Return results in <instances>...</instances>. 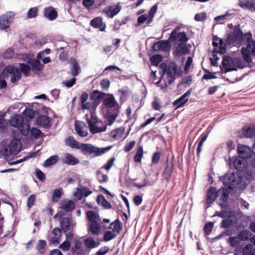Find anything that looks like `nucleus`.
Listing matches in <instances>:
<instances>
[{
    "mask_svg": "<svg viewBox=\"0 0 255 255\" xmlns=\"http://www.w3.org/2000/svg\"><path fill=\"white\" fill-rule=\"evenodd\" d=\"M96 174L99 182H106L108 180V176L107 175L103 174L101 170H97L96 171Z\"/></svg>",
    "mask_w": 255,
    "mask_h": 255,
    "instance_id": "5fc2aeb1",
    "label": "nucleus"
},
{
    "mask_svg": "<svg viewBox=\"0 0 255 255\" xmlns=\"http://www.w3.org/2000/svg\"><path fill=\"white\" fill-rule=\"evenodd\" d=\"M87 216L91 223L93 222H97V215L93 211H88L87 212Z\"/></svg>",
    "mask_w": 255,
    "mask_h": 255,
    "instance_id": "052dcab7",
    "label": "nucleus"
},
{
    "mask_svg": "<svg viewBox=\"0 0 255 255\" xmlns=\"http://www.w3.org/2000/svg\"><path fill=\"white\" fill-rule=\"evenodd\" d=\"M110 82L108 79H103L100 83L101 88L103 90H108L110 87Z\"/></svg>",
    "mask_w": 255,
    "mask_h": 255,
    "instance_id": "774afa93",
    "label": "nucleus"
},
{
    "mask_svg": "<svg viewBox=\"0 0 255 255\" xmlns=\"http://www.w3.org/2000/svg\"><path fill=\"white\" fill-rule=\"evenodd\" d=\"M115 161V158L113 157L108 160L107 163L104 165L103 166H102V168L105 169L107 170H109L111 168V167L113 166L114 164V162Z\"/></svg>",
    "mask_w": 255,
    "mask_h": 255,
    "instance_id": "338daca9",
    "label": "nucleus"
},
{
    "mask_svg": "<svg viewBox=\"0 0 255 255\" xmlns=\"http://www.w3.org/2000/svg\"><path fill=\"white\" fill-rule=\"evenodd\" d=\"M88 230L92 234L97 236L101 231V227L97 222H93L89 224Z\"/></svg>",
    "mask_w": 255,
    "mask_h": 255,
    "instance_id": "cd10ccee",
    "label": "nucleus"
},
{
    "mask_svg": "<svg viewBox=\"0 0 255 255\" xmlns=\"http://www.w3.org/2000/svg\"><path fill=\"white\" fill-rule=\"evenodd\" d=\"M62 193V189L58 188L55 189L52 194V201L53 202H57L59 199L61 197Z\"/></svg>",
    "mask_w": 255,
    "mask_h": 255,
    "instance_id": "de8ad7c7",
    "label": "nucleus"
},
{
    "mask_svg": "<svg viewBox=\"0 0 255 255\" xmlns=\"http://www.w3.org/2000/svg\"><path fill=\"white\" fill-rule=\"evenodd\" d=\"M246 66L245 62L239 57L232 58L227 56L224 57L220 68L222 72L227 73L237 71L239 68H244Z\"/></svg>",
    "mask_w": 255,
    "mask_h": 255,
    "instance_id": "f03ea898",
    "label": "nucleus"
},
{
    "mask_svg": "<svg viewBox=\"0 0 255 255\" xmlns=\"http://www.w3.org/2000/svg\"><path fill=\"white\" fill-rule=\"evenodd\" d=\"M86 119L89 130L92 134H96L106 130L107 125L98 119L95 112H91L90 115H87Z\"/></svg>",
    "mask_w": 255,
    "mask_h": 255,
    "instance_id": "7ed1b4c3",
    "label": "nucleus"
},
{
    "mask_svg": "<svg viewBox=\"0 0 255 255\" xmlns=\"http://www.w3.org/2000/svg\"><path fill=\"white\" fill-rule=\"evenodd\" d=\"M37 152H38V151H36V152H34L31 153L30 155H27V156H25L22 159H19V160H17L16 161H13V162H12L10 163L9 164L13 165V164H18V163H19L22 162L23 161H24V160H26L27 159H28V158H29L30 157H35L36 156Z\"/></svg>",
    "mask_w": 255,
    "mask_h": 255,
    "instance_id": "13d9d810",
    "label": "nucleus"
},
{
    "mask_svg": "<svg viewBox=\"0 0 255 255\" xmlns=\"http://www.w3.org/2000/svg\"><path fill=\"white\" fill-rule=\"evenodd\" d=\"M52 237L49 236L48 238V240L50 243H58L59 242L60 237L62 236L61 230L58 228H54L52 232Z\"/></svg>",
    "mask_w": 255,
    "mask_h": 255,
    "instance_id": "412c9836",
    "label": "nucleus"
},
{
    "mask_svg": "<svg viewBox=\"0 0 255 255\" xmlns=\"http://www.w3.org/2000/svg\"><path fill=\"white\" fill-rule=\"evenodd\" d=\"M239 5L243 9L255 11V0H240Z\"/></svg>",
    "mask_w": 255,
    "mask_h": 255,
    "instance_id": "6ab92c4d",
    "label": "nucleus"
},
{
    "mask_svg": "<svg viewBox=\"0 0 255 255\" xmlns=\"http://www.w3.org/2000/svg\"><path fill=\"white\" fill-rule=\"evenodd\" d=\"M160 68L162 69L161 77L166 73L168 77V83L170 84L176 79V74L177 72V65L175 63L171 62L168 65L164 63H161L160 65Z\"/></svg>",
    "mask_w": 255,
    "mask_h": 255,
    "instance_id": "423d86ee",
    "label": "nucleus"
},
{
    "mask_svg": "<svg viewBox=\"0 0 255 255\" xmlns=\"http://www.w3.org/2000/svg\"><path fill=\"white\" fill-rule=\"evenodd\" d=\"M121 10L120 3L105 7L103 10V12L109 18H113L117 15Z\"/></svg>",
    "mask_w": 255,
    "mask_h": 255,
    "instance_id": "f8f14e48",
    "label": "nucleus"
},
{
    "mask_svg": "<svg viewBox=\"0 0 255 255\" xmlns=\"http://www.w3.org/2000/svg\"><path fill=\"white\" fill-rule=\"evenodd\" d=\"M173 165L172 163H168L164 169L163 176L167 181H169L173 173Z\"/></svg>",
    "mask_w": 255,
    "mask_h": 255,
    "instance_id": "72a5a7b5",
    "label": "nucleus"
},
{
    "mask_svg": "<svg viewBox=\"0 0 255 255\" xmlns=\"http://www.w3.org/2000/svg\"><path fill=\"white\" fill-rule=\"evenodd\" d=\"M105 93L100 92L97 90L94 91L90 95V98L93 101H99L105 98Z\"/></svg>",
    "mask_w": 255,
    "mask_h": 255,
    "instance_id": "4c0bfd02",
    "label": "nucleus"
},
{
    "mask_svg": "<svg viewBox=\"0 0 255 255\" xmlns=\"http://www.w3.org/2000/svg\"><path fill=\"white\" fill-rule=\"evenodd\" d=\"M251 33L248 32L244 34V40L247 41V45L241 49V53L244 59L248 63L252 61V56L255 55V41L252 40Z\"/></svg>",
    "mask_w": 255,
    "mask_h": 255,
    "instance_id": "20e7f679",
    "label": "nucleus"
},
{
    "mask_svg": "<svg viewBox=\"0 0 255 255\" xmlns=\"http://www.w3.org/2000/svg\"><path fill=\"white\" fill-rule=\"evenodd\" d=\"M191 93L190 90L187 91L183 95L173 102V106H175L176 108L182 107L188 101V97L190 95Z\"/></svg>",
    "mask_w": 255,
    "mask_h": 255,
    "instance_id": "f3484780",
    "label": "nucleus"
},
{
    "mask_svg": "<svg viewBox=\"0 0 255 255\" xmlns=\"http://www.w3.org/2000/svg\"><path fill=\"white\" fill-rule=\"evenodd\" d=\"M60 208L66 212H70L75 208V203L72 200L65 199L61 202Z\"/></svg>",
    "mask_w": 255,
    "mask_h": 255,
    "instance_id": "bb28decb",
    "label": "nucleus"
},
{
    "mask_svg": "<svg viewBox=\"0 0 255 255\" xmlns=\"http://www.w3.org/2000/svg\"><path fill=\"white\" fill-rule=\"evenodd\" d=\"M29 132L31 135L35 138H39L42 134V132L36 128H31L30 130L29 129Z\"/></svg>",
    "mask_w": 255,
    "mask_h": 255,
    "instance_id": "4d7b16f0",
    "label": "nucleus"
},
{
    "mask_svg": "<svg viewBox=\"0 0 255 255\" xmlns=\"http://www.w3.org/2000/svg\"><path fill=\"white\" fill-rule=\"evenodd\" d=\"M62 163L70 165H75L79 163V159L69 153H65L61 157Z\"/></svg>",
    "mask_w": 255,
    "mask_h": 255,
    "instance_id": "ddd939ff",
    "label": "nucleus"
},
{
    "mask_svg": "<svg viewBox=\"0 0 255 255\" xmlns=\"http://www.w3.org/2000/svg\"><path fill=\"white\" fill-rule=\"evenodd\" d=\"M97 202L99 205H102L106 208L110 209L112 207L111 204L106 200L105 197L102 195L98 196Z\"/></svg>",
    "mask_w": 255,
    "mask_h": 255,
    "instance_id": "58836bf2",
    "label": "nucleus"
},
{
    "mask_svg": "<svg viewBox=\"0 0 255 255\" xmlns=\"http://www.w3.org/2000/svg\"><path fill=\"white\" fill-rule=\"evenodd\" d=\"M124 128L121 127L111 131L110 132L109 135L113 139H118L122 137L124 133Z\"/></svg>",
    "mask_w": 255,
    "mask_h": 255,
    "instance_id": "c9c22d12",
    "label": "nucleus"
},
{
    "mask_svg": "<svg viewBox=\"0 0 255 255\" xmlns=\"http://www.w3.org/2000/svg\"><path fill=\"white\" fill-rule=\"evenodd\" d=\"M59 159V156L57 155H52L44 161V166L48 167L55 164L58 161Z\"/></svg>",
    "mask_w": 255,
    "mask_h": 255,
    "instance_id": "ea45409f",
    "label": "nucleus"
},
{
    "mask_svg": "<svg viewBox=\"0 0 255 255\" xmlns=\"http://www.w3.org/2000/svg\"><path fill=\"white\" fill-rule=\"evenodd\" d=\"M119 114V111L118 110L116 113L110 115L107 121L109 125H111L116 120Z\"/></svg>",
    "mask_w": 255,
    "mask_h": 255,
    "instance_id": "e2e57ef3",
    "label": "nucleus"
},
{
    "mask_svg": "<svg viewBox=\"0 0 255 255\" xmlns=\"http://www.w3.org/2000/svg\"><path fill=\"white\" fill-rule=\"evenodd\" d=\"M1 75L3 78L10 76V82L13 84L16 83L21 78V71L19 68L11 65L6 66L2 71Z\"/></svg>",
    "mask_w": 255,
    "mask_h": 255,
    "instance_id": "39448f33",
    "label": "nucleus"
},
{
    "mask_svg": "<svg viewBox=\"0 0 255 255\" xmlns=\"http://www.w3.org/2000/svg\"><path fill=\"white\" fill-rule=\"evenodd\" d=\"M19 69L21 71V73L22 72L25 76L28 75L30 71V66L24 63L19 64Z\"/></svg>",
    "mask_w": 255,
    "mask_h": 255,
    "instance_id": "864d4df0",
    "label": "nucleus"
},
{
    "mask_svg": "<svg viewBox=\"0 0 255 255\" xmlns=\"http://www.w3.org/2000/svg\"><path fill=\"white\" fill-rule=\"evenodd\" d=\"M218 193L217 192L216 189L214 187H210L208 190L207 194L206 203L210 205L218 197Z\"/></svg>",
    "mask_w": 255,
    "mask_h": 255,
    "instance_id": "393cba45",
    "label": "nucleus"
},
{
    "mask_svg": "<svg viewBox=\"0 0 255 255\" xmlns=\"http://www.w3.org/2000/svg\"><path fill=\"white\" fill-rule=\"evenodd\" d=\"M83 243L79 240L75 241L74 246L72 248L71 251L74 255H83V250L82 248Z\"/></svg>",
    "mask_w": 255,
    "mask_h": 255,
    "instance_id": "a878e982",
    "label": "nucleus"
},
{
    "mask_svg": "<svg viewBox=\"0 0 255 255\" xmlns=\"http://www.w3.org/2000/svg\"><path fill=\"white\" fill-rule=\"evenodd\" d=\"M180 28L176 27L171 33L169 40L180 43H186L188 40L186 33L184 32H179Z\"/></svg>",
    "mask_w": 255,
    "mask_h": 255,
    "instance_id": "1a4fd4ad",
    "label": "nucleus"
},
{
    "mask_svg": "<svg viewBox=\"0 0 255 255\" xmlns=\"http://www.w3.org/2000/svg\"><path fill=\"white\" fill-rule=\"evenodd\" d=\"M22 118L18 116L12 117L9 120L10 125L17 128L23 136H28L29 133V125L23 123Z\"/></svg>",
    "mask_w": 255,
    "mask_h": 255,
    "instance_id": "0eeeda50",
    "label": "nucleus"
},
{
    "mask_svg": "<svg viewBox=\"0 0 255 255\" xmlns=\"http://www.w3.org/2000/svg\"><path fill=\"white\" fill-rule=\"evenodd\" d=\"M44 14L46 17L50 20L55 19L57 16L56 11L53 7L51 6L45 8Z\"/></svg>",
    "mask_w": 255,
    "mask_h": 255,
    "instance_id": "c85d7f7f",
    "label": "nucleus"
},
{
    "mask_svg": "<svg viewBox=\"0 0 255 255\" xmlns=\"http://www.w3.org/2000/svg\"><path fill=\"white\" fill-rule=\"evenodd\" d=\"M242 253L243 255H254L255 250L253 245L248 244L243 249Z\"/></svg>",
    "mask_w": 255,
    "mask_h": 255,
    "instance_id": "37998d69",
    "label": "nucleus"
},
{
    "mask_svg": "<svg viewBox=\"0 0 255 255\" xmlns=\"http://www.w3.org/2000/svg\"><path fill=\"white\" fill-rule=\"evenodd\" d=\"M162 61V56L160 55H155L150 58V62L152 66H157Z\"/></svg>",
    "mask_w": 255,
    "mask_h": 255,
    "instance_id": "09e8293b",
    "label": "nucleus"
},
{
    "mask_svg": "<svg viewBox=\"0 0 255 255\" xmlns=\"http://www.w3.org/2000/svg\"><path fill=\"white\" fill-rule=\"evenodd\" d=\"M75 129L77 134L82 137L86 136L88 134L87 127L83 122L76 121L75 123Z\"/></svg>",
    "mask_w": 255,
    "mask_h": 255,
    "instance_id": "4468645a",
    "label": "nucleus"
},
{
    "mask_svg": "<svg viewBox=\"0 0 255 255\" xmlns=\"http://www.w3.org/2000/svg\"><path fill=\"white\" fill-rule=\"evenodd\" d=\"M194 19L196 21H201L206 19V14L205 12H201L195 14Z\"/></svg>",
    "mask_w": 255,
    "mask_h": 255,
    "instance_id": "69168bd1",
    "label": "nucleus"
},
{
    "mask_svg": "<svg viewBox=\"0 0 255 255\" xmlns=\"http://www.w3.org/2000/svg\"><path fill=\"white\" fill-rule=\"evenodd\" d=\"M185 44L186 43H178L175 50L176 55L181 56L188 53L189 50Z\"/></svg>",
    "mask_w": 255,
    "mask_h": 255,
    "instance_id": "c756f323",
    "label": "nucleus"
},
{
    "mask_svg": "<svg viewBox=\"0 0 255 255\" xmlns=\"http://www.w3.org/2000/svg\"><path fill=\"white\" fill-rule=\"evenodd\" d=\"M71 73L73 76H76L80 72V67L79 66L78 63L74 59H72L70 61Z\"/></svg>",
    "mask_w": 255,
    "mask_h": 255,
    "instance_id": "473e14b6",
    "label": "nucleus"
},
{
    "mask_svg": "<svg viewBox=\"0 0 255 255\" xmlns=\"http://www.w3.org/2000/svg\"><path fill=\"white\" fill-rule=\"evenodd\" d=\"M38 9L35 7H32L29 9L27 12V16L29 18L35 17L37 14Z\"/></svg>",
    "mask_w": 255,
    "mask_h": 255,
    "instance_id": "bf43d9fd",
    "label": "nucleus"
},
{
    "mask_svg": "<svg viewBox=\"0 0 255 255\" xmlns=\"http://www.w3.org/2000/svg\"><path fill=\"white\" fill-rule=\"evenodd\" d=\"M117 235L112 231H107L105 232L104 236V240L105 241L108 242L114 239Z\"/></svg>",
    "mask_w": 255,
    "mask_h": 255,
    "instance_id": "6e6d98bb",
    "label": "nucleus"
},
{
    "mask_svg": "<svg viewBox=\"0 0 255 255\" xmlns=\"http://www.w3.org/2000/svg\"><path fill=\"white\" fill-rule=\"evenodd\" d=\"M8 148L11 154H17L21 151V143L20 139L14 138L9 144Z\"/></svg>",
    "mask_w": 255,
    "mask_h": 255,
    "instance_id": "dca6fc26",
    "label": "nucleus"
},
{
    "mask_svg": "<svg viewBox=\"0 0 255 255\" xmlns=\"http://www.w3.org/2000/svg\"><path fill=\"white\" fill-rule=\"evenodd\" d=\"M238 152L241 158L246 159L251 157L253 151L250 147L246 145H241L238 147Z\"/></svg>",
    "mask_w": 255,
    "mask_h": 255,
    "instance_id": "2eb2a0df",
    "label": "nucleus"
},
{
    "mask_svg": "<svg viewBox=\"0 0 255 255\" xmlns=\"http://www.w3.org/2000/svg\"><path fill=\"white\" fill-rule=\"evenodd\" d=\"M110 229L112 230V232L118 235L122 229V225L119 219H117L113 223L110 224L109 227Z\"/></svg>",
    "mask_w": 255,
    "mask_h": 255,
    "instance_id": "2f4dec72",
    "label": "nucleus"
},
{
    "mask_svg": "<svg viewBox=\"0 0 255 255\" xmlns=\"http://www.w3.org/2000/svg\"><path fill=\"white\" fill-rule=\"evenodd\" d=\"M157 10V4L154 5L150 9L149 11V14L148 16L149 17V19H148V21L147 22V25H149L153 21V17L154 16L155 13L156 12Z\"/></svg>",
    "mask_w": 255,
    "mask_h": 255,
    "instance_id": "a18cd8bd",
    "label": "nucleus"
},
{
    "mask_svg": "<svg viewBox=\"0 0 255 255\" xmlns=\"http://www.w3.org/2000/svg\"><path fill=\"white\" fill-rule=\"evenodd\" d=\"M244 159L239 158H236L234 159L233 163H231V159L229 160V166L231 168L233 166L236 170L238 171H242L244 168L245 165Z\"/></svg>",
    "mask_w": 255,
    "mask_h": 255,
    "instance_id": "b1692460",
    "label": "nucleus"
},
{
    "mask_svg": "<svg viewBox=\"0 0 255 255\" xmlns=\"http://www.w3.org/2000/svg\"><path fill=\"white\" fill-rule=\"evenodd\" d=\"M215 215L221 218H228L233 216V212L231 210H223L221 212L217 211Z\"/></svg>",
    "mask_w": 255,
    "mask_h": 255,
    "instance_id": "8fccbe9b",
    "label": "nucleus"
},
{
    "mask_svg": "<svg viewBox=\"0 0 255 255\" xmlns=\"http://www.w3.org/2000/svg\"><path fill=\"white\" fill-rule=\"evenodd\" d=\"M251 232L247 230H242L240 232L238 235V238L241 241H245L248 240L251 236Z\"/></svg>",
    "mask_w": 255,
    "mask_h": 255,
    "instance_id": "a19ab883",
    "label": "nucleus"
},
{
    "mask_svg": "<svg viewBox=\"0 0 255 255\" xmlns=\"http://www.w3.org/2000/svg\"><path fill=\"white\" fill-rule=\"evenodd\" d=\"M40 59H32L30 58L27 61V63L30 64L31 66V68L32 70H40L41 69V67H42L40 61H39Z\"/></svg>",
    "mask_w": 255,
    "mask_h": 255,
    "instance_id": "e433bc0d",
    "label": "nucleus"
},
{
    "mask_svg": "<svg viewBox=\"0 0 255 255\" xmlns=\"http://www.w3.org/2000/svg\"><path fill=\"white\" fill-rule=\"evenodd\" d=\"M65 144L72 148L80 149L83 154H94V156H99L110 150L112 146L99 148L89 143H80L72 136H69L65 140Z\"/></svg>",
    "mask_w": 255,
    "mask_h": 255,
    "instance_id": "f257e3e1",
    "label": "nucleus"
},
{
    "mask_svg": "<svg viewBox=\"0 0 255 255\" xmlns=\"http://www.w3.org/2000/svg\"><path fill=\"white\" fill-rule=\"evenodd\" d=\"M223 178L225 185L227 186L230 189L240 184L242 181V177L238 172L228 173Z\"/></svg>",
    "mask_w": 255,
    "mask_h": 255,
    "instance_id": "6e6552de",
    "label": "nucleus"
},
{
    "mask_svg": "<svg viewBox=\"0 0 255 255\" xmlns=\"http://www.w3.org/2000/svg\"><path fill=\"white\" fill-rule=\"evenodd\" d=\"M50 119L45 115H41L38 117L36 123L37 125L42 127L45 128H49L50 127Z\"/></svg>",
    "mask_w": 255,
    "mask_h": 255,
    "instance_id": "5701e85b",
    "label": "nucleus"
},
{
    "mask_svg": "<svg viewBox=\"0 0 255 255\" xmlns=\"http://www.w3.org/2000/svg\"><path fill=\"white\" fill-rule=\"evenodd\" d=\"M84 245L88 251H91L94 248L99 246L100 242L95 241L92 237H88L84 241Z\"/></svg>",
    "mask_w": 255,
    "mask_h": 255,
    "instance_id": "aec40b11",
    "label": "nucleus"
},
{
    "mask_svg": "<svg viewBox=\"0 0 255 255\" xmlns=\"http://www.w3.org/2000/svg\"><path fill=\"white\" fill-rule=\"evenodd\" d=\"M46 245V243L44 240H39L36 247V249L38 251L39 253L42 254L45 252V247Z\"/></svg>",
    "mask_w": 255,
    "mask_h": 255,
    "instance_id": "3c124183",
    "label": "nucleus"
},
{
    "mask_svg": "<svg viewBox=\"0 0 255 255\" xmlns=\"http://www.w3.org/2000/svg\"><path fill=\"white\" fill-rule=\"evenodd\" d=\"M158 173H157L156 174V179H155L154 181H149L146 179V178H144L142 183H136V182H134V183H133L132 185H133V186L136 187L137 188H138L139 189H140V188H142L143 187H145V186L152 185L154 184L155 183V182L156 181V180L157 179V176H158Z\"/></svg>",
    "mask_w": 255,
    "mask_h": 255,
    "instance_id": "f704fd0d",
    "label": "nucleus"
},
{
    "mask_svg": "<svg viewBox=\"0 0 255 255\" xmlns=\"http://www.w3.org/2000/svg\"><path fill=\"white\" fill-rule=\"evenodd\" d=\"M143 147L142 146H140L134 157V160L136 162H140L141 159L143 157Z\"/></svg>",
    "mask_w": 255,
    "mask_h": 255,
    "instance_id": "49530a36",
    "label": "nucleus"
},
{
    "mask_svg": "<svg viewBox=\"0 0 255 255\" xmlns=\"http://www.w3.org/2000/svg\"><path fill=\"white\" fill-rule=\"evenodd\" d=\"M244 40V35L243 34L241 30L236 28L234 29L233 32L230 34L228 37V41L229 44L234 43H239Z\"/></svg>",
    "mask_w": 255,
    "mask_h": 255,
    "instance_id": "9b49d317",
    "label": "nucleus"
},
{
    "mask_svg": "<svg viewBox=\"0 0 255 255\" xmlns=\"http://www.w3.org/2000/svg\"><path fill=\"white\" fill-rule=\"evenodd\" d=\"M36 196L34 194L31 195L27 199V206L28 208L30 209L34 204L35 201Z\"/></svg>",
    "mask_w": 255,
    "mask_h": 255,
    "instance_id": "0e129e2a",
    "label": "nucleus"
},
{
    "mask_svg": "<svg viewBox=\"0 0 255 255\" xmlns=\"http://www.w3.org/2000/svg\"><path fill=\"white\" fill-rule=\"evenodd\" d=\"M70 219L68 217L62 218L60 221V225L63 231L65 233L69 230Z\"/></svg>",
    "mask_w": 255,
    "mask_h": 255,
    "instance_id": "79ce46f5",
    "label": "nucleus"
},
{
    "mask_svg": "<svg viewBox=\"0 0 255 255\" xmlns=\"http://www.w3.org/2000/svg\"><path fill=\"white\" fill-rule=\"evenodd\" d=\"M243 133L246 137H253L255 135V125H251L244 128Z\"/></svg>",
    "mask_w": 255,
    "mask_h": 255,
    "instance_id": "7c9ffc66",
    "label": "nucleus"
},
{
    "mask_svg": "<svg viewBox=\"0 0 255 255\" xmlns=\"http://www.w3.org/2000/svg\"><path fill=\"white\" fill-rule=\"evenodd\" d=\"M103 104L107 108H115L116 110H118L119 105L116 101L115 97L113 95H110L109 97L105 98L103 100Z\"/></svg>",
    "mask_w": 255,
    "mask_h": 255,
    "instance_id": "a211bd4d",
    "label": "nucleus"
},
{
    "mask_svg": "<svg viewBox=\"0 0 255 255\" xmlns=\"http://www.w3.org/2000/svg\"><path fill=\"white\" fill-rule=\"evenodd\" d=\"M99 105L97 101L86 102L84 105H81V107L84 109L95 110Z\"/></svg>",
    "mask_w": 255,
    "mask_h": 255,
    "instance_id": "c03bdc74",
    "label": "nucleus"
},
{
    "mask_svg": "<svg viewBox=\"0 0 255 255\" xmlns=\"http://www.w3.org/2000/svg\"><path fill=\"white\" fill-rule=\"evenodd\" d=\"M14 14L8 11L0 16V29L3 30L9 27L12 22Z\"/></svg>",
    "mask_w": 255,
    "mask_h": 255,
    "instance_id": "9d476101",
    "label": "nucleus"
},
{
    "mask_svg": "<svg viewBox=\"0 0 255 255\" xmlns=\"http://www.w3.org/2000/svg\"><path fill=\"white\" fill-rule=\"evenodd\" d=\"M149 19V17L146 14H142L140 16H139L137 18V23L138 25H140L142 24H143L144 22H146V23L147 24V22L148 21V19Z\"/></svg>",
    "mask_w": 255,
    "mask_h": 255,
    "instance_id": "680f3d73",
    "label": "nucleus"
},
{
    "mask_svg": "<svg viewBox=\"0 0 255 255\" xmlns=\"http://www.w3.org/2000/svg\"><path fill=\"white\" fill-rule=\"evenodd\" d=\"M240 241L238 236L230 237L227 240L228 243L232 247L239 245L240 243Z\"/></svg>",
    "mask_w": 255,
    "mask_h": 255,
    "instance_id": "603ef678",
    "label": "nucleus"
},
{
    "mask_svg": "<svg viewBox=\"0 0 255 255\" xmlns=\"http://www.w3.org/2000/svg\"><path fill=\"white\" fill-rule=\"evenodd\" d=\"M90 25L94 27L99 28L101 31H105L106 28V24L103 22V19L101 17H97L90 21Z\"/></svg>",
    "mask_w": 255,
    "mask_h": 255,
    "instance_id": "4be33fe9",
    "label": "nucleus"
}]
</instances>
